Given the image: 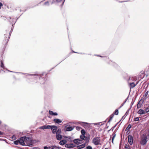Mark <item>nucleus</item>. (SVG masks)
Returning <instances> with one entry per match:
<instances>
[{"label":"nucleus","instance_id":"obj_1","mask_svg":"<svg viewBox=\"0 0 149 149\" xmlns=\"http://www.w3.org/2000/svg\"><path fill=\"white\" fill-rule=\"evenodd\" d=\"M28 139H26V145L27 146H33L34 144L36 143H37V141L35 139H33L31 138L28 137Z\"/></svg>","mask_w":149,"mask_h":149},{"label":"nucleus","instance_id":"obj_2","mask_svg":"<svg viewBox=\"0 0 149 149\" xmlns=\"http://www.w3.org/2000/svg\"><path fill=\"white\" fill-rule=\"evenodd\" d=\"M26 139H28L27 137L26 136L21 137L19 140V144L23 146H26Z\"/></svg>","mask_w":149,"mask_h":149},{"label":"nucleus","instance_id":"obj_3","mask_svg":"<svg viewBox=\"0 0 149 149\" xmlns=\"http://www.w3.org/2000/svg\"><path fill=\"white\" fill-rule=\"evenodd\" d=\"M61 129H58L56 132V139L58 140H61L62 138V135H61Z\"/></svg>","mask_w":149,"mask_h":149},{"label":"nucleus","instance_id":"obj_4","mask_svg":"<svg viewBox=\"0 0 149 149\" xmlns=\"http://www.w3.org/2000/svg\"><path fill=\"white\" fill-rule=\"evenodd\" d=\"M147 137L146 135L143 134L141 139L140 143L142 145H144L147 142Z\"/></svg>","mask_w":149,"mask_h":149},{"label":"nucleus","instance_id":"obj_5","mask_svg":"<svg viewBox=\"0 0 149 149\" xmlns=\"http://www.w3.org/2000/svg\"><path fill=\"white\" fill-rule=\"evenodd\" d=\"M100 139L99 137H95L93 140V143L95 145H97L100 144Z\"/></svg>","mask_w":149,"mask_h":149},{"label":"nucleus","instance_id":"obj_6","mask_svg":"<svg viewBox=\"0 0 149 149\" xmlns=\"http://www.w3.org/2000/svg\"><path fill=\"white\" fill-rule=\"evenodd\" d=\"M19 73L25 75L26 77L28 78H33L34 77V76L38 75L36 74H29L23 72H20Z\"/></svg>","mask_w":149,"mask_h":149},{"label":"nucleus","instance_id":"obj_7","mask_svg":"<svg viewBox=\"0 0 149 149\" xmlns=\"http://www.w3.org/2000/svg\"><path fill=\"white\" fill-rule=\"evenodd\" d=\"M51 129L52 132L53 134L56 133V131H57V127L55 125H51L50 129Z\"/></svg>","mask_w":149,"mask_h":149},{"label":"nucleus","instance_id":"obj_8","mask_svg":"<svg viewBox=\"0 0 149 149\" xmlns=\"http://www.w3.org/2000/svg\"><path fill=\"white\" fill-rule=\"evenodd\" d=\"M45 0H44V1H45ZM55 2V0H49V1H47L45 2L44 4V5H47L49 6V3L51 4H52Z\"/></svg>","mask_w":149,"mask_h":149},{"label":"nucleus","instance_id":"obj_9","mask_svg":"<svg viewBox=\"0 0 149 149\" xmlns=\"http://www.w3.org/2000/svg\"><path fill=\"white\" fill-rule=\"evenodd\" d=\"M128 141L130 145H132L133 144V139L132 136L130 135H129L128 136Z\"/></svg>","mask_w":149,"mask_h":149},{"label":"nucleus","instance_id":"obj_10","mask_svg":"<svg viewBox=\"0 0 149 149\" xmlns=\"http://www.w3.org/2000/svg\"><path fill=\"white\" fill-rule=\"evenodd\" d=\"M80 138L82 140H86L85 143H88V142L89 139L86 137L85 135H81L80 136Z\"/></svg>","mask_w":149,"mask_h":149},{"label":"nucleus","instance_id":"obj_11","mask_svg":"<svg viewBox=\"0 0 149 149\" xmlns=\"http://www.w3.org/2000/svg\"><path fill=\"white\" fill-rule=\"evenodd\" d=\"M51 125H45L40 127L39 129H50Z\"/></svg>","mask_w":149,"mask_h":149},{"label":"nucleus","instance_id":"obj_12","mask_svg":"<svg viewBox=\"0 0 149 149\" xmlns=\"http://www.w3.org/2000/svg\"><path fill=\"white\" fill-rule=\"evenodd\" d=\"M8 19L9 20V21L10 22L11 24H12V26H13V28L14 27L13 26V22H14V24L15 23L16 21H15V19L14 18H12L11 17H8Z\"/></svg>","mask_w":149,"mask_h":149},{"label":"nucleus","instance_id":"obj_13","mask_svg":"<svg viewBox=\"0 0 149 149\" xmlns=\"http://www.w3.org/2000/svg\"><path fill=\"white\" fill-rule=\"evenodd\" d=\"M66 130L67 131H70L73 130L74 127L70 126V125H67L66 126Z\"/></svg>","mask_w":149,"mask_h":149},{"label":"nucleus","instance_id":"obj_14","mask_svg":"<svg viewBox=\"0 0 149 149\" xmlns=\"http://www.w3.org/2000/svg\"><path fill=\"white\" fill-rule=\"evenodd\" d=\"M75 146L74 145L73 143H70V144H66L65 145V147L66 148H72L74 147Z\"/></svg>","mask_w":149,"mask_h":149},{"label":"nucleus","instance_id":"obj_15","mask_svg":"<svg viewBox=\"0 0 149 149\" xmlns=\"http://www.w3.org/2000/svg\"><path fill=\"white\" fill-rule=\"evenodd\" d=\"M135 80L136 78L135 77H129L128 79L127 80V82L128 83H129V82H132V81H135Z\"/></svg>","mask_w":149,"mask_h":149},{"label":"nucleus","instance_id":"obj_16","mask_svg":"<svg viewBox=\"0 0 149 149\" xmlns=\"http://www.w3.org/2000/svg\"><path fill=\"white\" fill-rule=\"evenodd\" d=\"M129 86L130 87V89L133 88L136 86V85L134 82L128 83Z\"/></svg>","mask_w":149,"mask_h":149},{"label":"nucleus","instance_id":"obj_17","mask_svg":"<svg viewBox=\"0 0 149 149\" xmlns=\"http://www.w3.org/2000/svg\"><path fill=\"white\" fill-rule=\"evenodd\" d=\"M8 35H7V36H6V34H5L4 36H5V41H6V42H8V39L10 38V33L9 32V31L8 32Z\"/></svg>","mask_w":149,"mask_h":149},{"label":"nucleus","instance_id":"obj_18","mask_svg":"<svg viewBox=\"0 0 149 149\" xmlns=\"http://www.w3.org/2000/svg\"><path fill=\"white\" fill-rule=\"evenodd\" d=\"M53 121L56 124H59L60 123H61L62 122V120L58 119H54L53 120Z\"/></svg>","mask_w":149,"mask_h":149},{"label":"nucleus","instance_id":"obj_19","mask_svg":"<svg viewBox=\"0 0 149 149\" xmlns=\"http://www.w3.org/2000/svg\"><path fill=\"white\" fill-rule=\"evenodd\" d=\"M1 65H0V68L2 70H5V67L4 65V64L3 63V62L2 60H1Z\"/></svg>","mask_w":149,"mask_h":149},{"label":"nucleus","instance_id":"obj_20","mask_svg":"<svg viewBox=\"0 0 149 149\" xmlns=\"http://www.w3.org/2000/svg\"><path fill=\"white\" fill-rule=\"evenodd\" d=\"M86 143H83V144L81 145H80L77 146V149H81L82 148H84L86 146Z\"/></svg>","mask_w":149,"mask_h":149},{"label":"nucleus","instance_id":"obj_21","mask_svg":"<svg viewBox=\"0 0 149 149\" xmlns=\"http://www.w3.org/2000/svg\"><path fill=\"white\" fill-rule=\"evenodd\" d=\"M138 113L139 114H145L146 112L144 110L140 109L139 110Z\"/></svg>","mask_w":149,"mask_h":149},{"label":"nucleus","instance_id":"obj_22","mask_svg":"<svg viewBox=\"0 0 149 149\" xmlns=\"http://www.w3.org/2000/svg\"><path fill=\"white\" fill-rule=\"evenodd\" d=\"M67 141L65 140H63L59 142V144L61 145H63L66 144Z\"/></svg>","mask_w":149,"mask_h":149},{"label":"nucleus","instance_id":"obj_23","mask_svg":"<svg viewBox=\"0 0 149 149\" xmlns=\"http://www.w3.org/2000/svg\"><path fill=\"white\" fill-rule=\"evenodd\" d=\"M49 114L52 116H56L58 115V113L56 112H53L52 111L49 110Z\"/></svg>","mask_w":149,"mask_h":149},{"label":"nucleus","instance_id":"obj_24","mask_svg":"<svg viewBox=\"0 0 149 149\" xmlns=\"http://www.w3.org/2000/svg\"><path fill=\"white\" fill-rule=\"evenodd\" d=\"M81 141V140L79 139H75L73 141L74 143L77 144L78 143H81L80 142Z\"/></svg>","mask_w":149,"mask_h":149},{"label":"nucleus","instance_id":"obj_25","mask_svg":"<svg viewBox=\"0 0 149 149\" xmlns=\"http://www.w3.org/2000/svg\"><path fill=\"white\" fill-rule=\"evenodd\" d=\"M39 79H40V83L41 84H43L45 82V78H41L40 77Z\"/></svg>","mask_w":149,"mask_h":149},{"label":"nucleus","instance_id":"obj_26","mask_svg":"<svg viewBox=\"0 0 149 149\" xmlns=\"http://www.w3.org/2000/svg\"><path fill=\"white\" fill-rule=\"evenodd\" d=\"M50 149H59L60 148V147H57L56 146H53L50 147Z\"/></svg>","mask_w":149,"mask_h":149},{"label":"nucleus","instance_id":"obj_27","mask_svg":"<svg viewBox=\"0 0 149 149\" xmlns=\"http://www.w3.org/2000/svg\"><path fill=\"white\" fill-rule=\"evenodd\" d=\"M145 111L146 112V113L149 112V105L145 109Z\"/></svg>","mask_w":149,"mask_h":149},{"label":"nucleus","instance_id":"obj_28","mask_svg":"<svg viewBox=\"0 0 149 149\" xmlns=\"http://www.w3.org/2000/svg\"><path fill=\"white\" fill-rule=\"evenodd\" d=\"M81 133L82 135H85V134L86 133V132L84 129H82L81 130Z\"/></svg>","mask_w":149,"mask_h":149},{"label":"nucleus","instance_id":"obj_29","mask_svg":"<svg viewBox=\"0 0 149 149\" xmlns=\"http://www.w3.org/2000/svg\"><path fill=\"white\" fill-rule=\"evenodd\" d=\"M118 109H116L113 113V115L115 114L116 115H118Z\"/></svg>","mask_w":149,"mask_h":149},{"label":"nucleus","instance_id":"obj_30","mask_svg":"<svg viewBox=\"0 0 149 149\" xmlns=\"http://www.w3.org/2000/svg\"><path fill=\"white\" fill-rule=\"evenodd\" d=\"M19 140H16L14 141V143L15 145L18 144H19Z\"/></svg>","mask_w":149,"mask_h":149},{"label":"nucleus","instance_id":"obj_31","mask_svg":"<svg viewBox=\"0 0 149 149\" xmlns=\"http://www.w3.org/2000/svg\"><path fill=\"white\" fill-rule=\"evenodd\" d=\"M125 147L126 149H131L130 147L129 146V145L127 144H125Z\"/></svg>","mask_w":149,"mask_h":149},{"label":"nucleus","instance_id":"obj_32","mask_svg":"<svg viewBox=\"0 0 149 149\" xmlns=\"http://www.w3.org/2000/svg\"><path fill=\"white\" fill-rule=\"evenodd\" d=\"M78 123H79V124L81 125H82V124H88V123H86V122H78Z\"/></svg>","mask_w":149,"mask_h":149},{"label":"nucleus","instance_id":"obj_33","mask_svg":"<svg viewBox=\"0 0 149 149\" xmlns=\"http://www.w3.org/2000/svg\"><path fill=\"white\" fill-rule=\"evenodd\" d=\"M113 116H114V115L113 114L110 116V119L109 120V121H111L112 119V118H113Z\"/></svg>","mask_w":149,"mask_h":149},{"label":"nucleus","instance_id":"obj_34","mask_svg":"<svg viewBox=\"0 0 149 149\" xmlns=\"http://www.w3.org/2000/svg\"><path fill=\"white\" fill-rule=\"evenodd\" d=\"M92 147L91 146H87L84 149H92Z\"/></svg>","mask_w":149,"mask_h":149},{"label":"nucleus","instance_id":"obj_35","mask_svg":"<svg viewBox=\"0 0 149 149\" xmlns=\"http://www.w3.org/2000/svg\"><path fill=\"white\" fill-rule=\"evenodd\" d=\"M11 139L12 140H14L16 139V136L15 135H13L11 137Z\"/></svg>","mask_w":149,"mask_h":149},{"label":"nucleus","instance_id":"obj_36","mask_svg":"<svg viewBox=\"0 0 149 149\" xmlns=\"http://www.w3.org/2000/svg\"><path fill=\"white\" fill-rule=\"evenodd\" d=\"M68 141L70 142H72L73 141L72 140L71 138V137H68Z\"/></svg>","mask_w":149,"mask_h":149},{"label":"nucleus","instance_id":"obj_37","mask_svg":"<svg viewBox=\"0 0 149 149\" xmlns=\"http://www.w3.org/2000/svg\"><path fill=\"white\" fill-rule=\"evenodd\" d=\"M139 120V118L138 117H136L134 119V120L135 121H138Z\"/></svg>","mask_w":149,"mask_h":149},{"label":"nucleus","instance_id":"obj_38","mask_svg":"<svg viewBox=\"0 0 149 149\" xmlns=\"http://www.w3.org/2000/svg\"><path fill=\"white\" fill-rule=\"evenodd\" d=\"M137 107L138 108H139L141 107V104L139 103V102L138 103V104H137Z\"/></svg>","mask_w":149,"mask_h":149},{"label":"nucleus","instance_id":"obj_39","mask_svg":"<svg viewBox=\"0 0 149 149\" xmlns=\"http://www.w3.org/2000/svg\"><path fill=\"white\" fill-rule=\"evenodd\" d=\"M81 128V127H79L77 126V127H76V130L78 131L79 130H80Z\"/></svg>","mask_w":149,"mask_h":149},{"label":"nucleus","instance_id":"obj_40","mask_svg":"<svg viewBox=\"0 0 149 149\" xmlns=\"http://www.w3.org/2000/svg\"><path fill=\"white\" fill-rule=\"evenodd\" d=\"M131 125L129 124L128 125V126L127 127V129L128 128V129H130L131 127Z\"/></svg>","mask_w":149,"mask_h":149},{"label":"nucleus","instance_id":"obj_41","mask_svg":"<svg viewBox=\"0 0 149 149\" xmlns=\"http://www.w3.org/2000/svg\"><path fill=\"white\" fill-rule=\"evenodd\" d=\"M109 63H110V64H111L113 65H116V64L115 63H113V62H112V61H111V62H110Z\"/></svg>","mask_w":149,"mask_h":149},{"label":"nucleus","instance_id":"obj_42","mask_svg":"<svg viewBox=\"0 0 149 149\" xmlns=\"http://www.w3.org/2000/svg\"><path fill=\"white\" fill-rule=\"evenodd\" d=\"M148 91L146 92V93L144 96H145V97H146L148 95Z\"/></svg>","mask_w":149,"mask_h":149},{"label":"nucleus","instance_id":"obj_43","mask_svg":"<svg viewBox=\"0 0 149 149\" xmlns=\"http://www.w3.org/2000/svg\"><path fill=\"white\" fill-rule=\"evenodd\" d=\"M116 135H114L112 137V142L113 143V141L114 138H115V137Z\"/></svg>","mask_w":149,"mask_h":149},{"label":"nucleus","instance_id":"obj_44","mask_svg":"<svg viewBox=\"0 0 149 149\" xmlns=\"http://www.w3.org/2000/svg\"><path fill=\"white\" fill-rule=\"evenodd\" d=\"M63 0H56L55 2L56 1L57 3L60 2L61 1H62Z\"/></svg>","mask_w":149,"mask_h":149},{"label":"nucleus","instance_id":"obj_45","mask_svg":"<svg viewBox=\"0 0 149 149\" xmlns=\"http://www.w3.org/2000/svg\"><path fill=\"white\" fill-rule=\"evenodd\" d=\"M48 148L47 146H45L44 147V149H47Z\"/></svg>","mask_w":149,"mask_h":149},{"label":"nucleus","instance_id":"obj_46","mask_svg":"<svg viewBox=\"0 0 149 149\" xmlns=\"http://www.w3.org/2000/svg\"><path fill=\"white\" fill-rule=\"evenodd\" d=\"M2 4L0 2V9L1 8V7L2 6Z\"/></svg>","mask_w":149,"mask_h":149},{"label":"nucleus","instance_id":"obj_47","mask_svg":"<svg viewBox=\"0 0 149 149\" xmlns=\"http://www.w3.org/2000/svg\"><path fill=\"white\" fill-rule=\"evenodd\" d=\"M6 70H7V71H8V72H13V71H10V70H8L7 69H6Z\"/></svg>","mask_w":149,"mask_h":149},{"label":"nucleus","instance_id":"obj_48","mask_svg":"<svg viewBox=\"0 0 149 149\" xmlns=\"http://www.w3.org/2000/svg\"><path fill=\"white\" fill-rule=\"evenodd\" d=\"M139 81H137L136 82V84H135V85H136V86L138 84Z\"/></svg>","mask_w":149,"mask_h":149},{"label":"nucleus","instance_id":"obj_49","mask_svg":"<svg viewBox=\"0 0 149 149\" xmlns=\"http://www.w3.org/2000/svg\"><path fill=\"white\" fill-rule=\"evenodd\" d=\"M124 104H125V103H123V104H122V105L120 106V108H121L122 106H123Z\"/></svg>","mask_w":149,"mask_h":149},{"label":"nucleus","instance_id":"obj_50","mask_svg":"<svg viewBox=\"0 0 149 149\" xmlns=\"http://www.w3.org/2000/svg\"><path fill=\"white\" fill-rule=\"evenodd\" d=\"M3 134V133L0 131V135H2Z\"/></svg>","mask_w":149,"mask_h":149},{"label":"nucleus","instance_id":"obj_51","mask_svg":"<svg viewBox=\"0 0 149 149\" xmlns=\"http://www.w3.org/2000/svg\"><path fill=\"white\" fill-rule=\"evenodd\" d=\"M127 99L125 100V101H124V102H123L124 103H125L126 102V101H127Z\"/></svg>","mask_w":149,"mask_h":149},{"label":"nucleus","instance_id":"obj_52","mask_svg":"<svg viewBox=\"0 0 149 149\" xmlns=\"http://www.w3.org/2000/svg\"><path fill=\"white\" fill-rule=\"evenodd\" d=\"M43 75V74H40V76L41 77V76H42V75Z\"/></svg>","mask_w":149,"mask_h":149},{"label":"nucleus","instance_id":"obj_53","mask_svg":"<svg viewBox=\"0 0 149 149\" xmlns=\"http://www.w3.org/2000/svg\"><path fill=\"white\" fill-rule=\"evenodd\" d=\"M13 31V28H12L10 31Z\"/></svg>","mask_w":149,"mask_h":149},{"label":"nucleus","instance_id":"obj_54","mask_svg":"<svg viewBox=\"0 0 149 149\" xmlns=\"http://www.w3.org/2000/svg\"><path fill=\"white\" fill-rule=\"evenodd\" d=\"M1 120H0V124H1Z\"/></svg>","mask_w":149,"mask_h":149},{"label":"nucleus","instance_id":"obj_55","mask_svg":"<svg viewBox=\"0 0 149 149\" xmlns=\"http://www.w3.org/2000/svg\"><path fill=\"white\" fill-rule=\"evenodd\" d=\"M73 52L74 53H77V52H74V51H73Z\"/></svg>","mask_w":149,"mask_h":149},{"label":"nucleus","instance_id":"obj_56","mask_svg":"<svg viewBox=\"0 0 149 149\" xmlns=\"http://www.w3.org/2000/svg\"><path fill=\"white\" fill-rule=\"evenodd\" d=\"M64 1L63 2L62 4H63L64 3Z\"/></svg>","mask_w":149,"mask_h":149},{"label":"nucleus","instance_id":"obj_57","mask_svg":"<svg viewBox=\"0 0 149 149\" xmlns=\"http://www.w3.org/2000/svg\"><path fill=\"white\" fill-rule=\"evenodd\" d=\"M50 149V147L48 148V149Z\"/></svg>","mask_w":149,"mask_h":149},{"label":"nucleus","instance_id":"obj_58","mask_svg":"<svg viewBox=\"0 0 149 149\" xmlns=\"http://www.w3.org/2000/svg\"><path fill=\"white\" fill-rule=\"evenodd\" d=\"M42 1H41V2L39 3H41V2H42Z\"/></svg>","mask_w":149,"mask_h":149},{"label":"nucleus","instance_id":"obj_59","mask_svg":"<svg viewBox=\"0 0 149 149\" xmlns=\"http://www.w3.org/2000/svg\"><path fill=\"white\" fill-rule=\"evenodd\" d=\"M96 56H100L98 55H96Z\"/></svg>","mask_w":149,"mask_h":149},{"label":"nucleus","instance_id":"obj_60","mask_svg":"<svg viewBox=\"0 0 149 149\" xmlns=\"http://www.w3.org/2000/svg\"><path fill=\"white\" fill-rule=\"evenodd\" d=\"M105 149H108L107 148H106Z\"/></svg>","mask_w":149,"mask_h":149},{"label":"nucleus","instance_id":"obj_61","mask_svg":"<svg viewBox=\"0 0 149 149\" xmlns=\"http://www.w3.org/2000/svg\"><path fill=\"white\" fill-rule=\"evenodd\" d=\"M79 54H82V53H80Z\"/></svg>","mask_w":149,"mask_h":149},{"label":"nucleus","instance_id":"obj_62","mask_svg":"<svg viewBox=\"0 0 149 149\" xmlns=\"http://www.w3.org/2000/svg\"><path fill=\"white\" fill-rule=\"evenodd\" d=\"M97 123H95V124H96Z\"/></svg>","mask_w":149,"mask_h":149},{"label":"nucleus","instance_id":"obj_63","mask_svg":"<svg viewBox=\"0 0 149 149\" xmlns=\"http://www.w3.org/2000/svg\"><path fill=\"white\" fill-rule=\"evenodd\" d=\"M4 72H5V70H4Z\"/></svg>","mask_w":149,"mask_h":149}]
</instances>
